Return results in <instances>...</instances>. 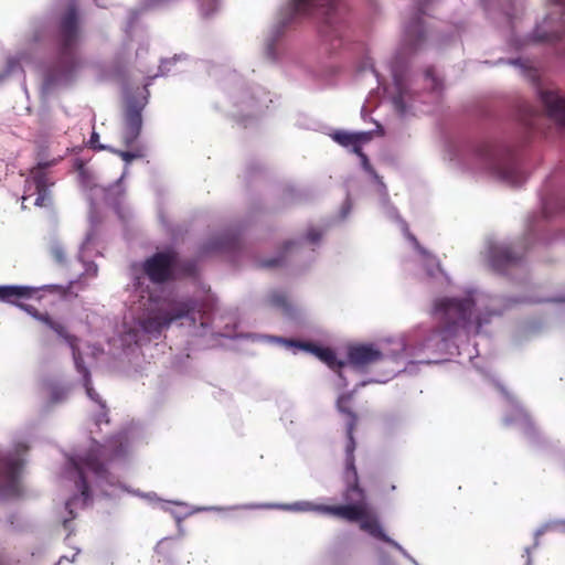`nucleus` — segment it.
Returning <instances> with one entry per match:
<instances>
[{
	"instance_id": "nucleus-22",
	"label": "nucleus",
	"mask_w": 565,
	"mask_h": 565,
	"mask_svg": "<svg viewBox=\"0 0 565 565\" xmlns=\"http://www.w3.org/2000/svg\"><path fill=\"white\" fill-rule=\"evenodd\" d=\"M84 386H85L87 396L92 401H94L97 404H99L102 407H105V404L102 401L100 396L98 395V393L92 386L90 374H89V371L87 369H84Z\"/></svg>"
},
{
	"instance_id": "nucleus-23",
	"label": "nucleus",
	"mask_w": 565,
	"mask_h": 565,
	"mask_svg": "<svg viewBox=\"0 0 565 565\" xmlns=\"http://www.w3.org/2000/svg\"><path fill=\"white\" fill-rule=\"evenodd\" d=\"M68 347L72 349L73 359L77 371L84 375V369L87 367L84 365V361L78 349V342H74V344H68Z\"/></svg>"
},
{
	"instance_id": "nucleus-30",
	"label": "nucleus",
	"mask_w": 565,
	"mask_h": 565,
	"mask_svg": "<svg viewBox=\"0 0 565 565\" xmlns=\"http://www.w3.org/2000/svg\"><path fill=\"white\" fill-rule=\"evenodd\" d=\"M97 141H98V135L96 132H93L90 136L89 143L92 145V147H95V142H97Z\"/></svg>"
},
{
	"instance_id": "nucleus-20",
	"label": "nucleus",
	"mask_w": 565,
	"mask_h": 565,
	"mask_svg": "<svg viewBox=\"0 0 565 565\" xmlns=\"http://www.w3.org/2000/svg\"><path fill=\"white\" fill-rule=\"evenodd\" d=\"M113 153L120 157L126 163H130L135 159H140L145 157L143 150L141 147H136L132 151H125V150H118L108 148Z\"/></svg>"
},
{
	"instance_id": "nucleus-26",
	"label": "nucleus",
	"mask_w": 565,
	"mask_h": 565,
	"mask_svg": "<svg viewBox=\"0 0 565 565\" xmlns=\"http://www.w3.org/2000/svg\"><path fill=\"white\" fill-rule=\"evenodd\" d=\"M18 307H20L22 310L28 312L31 317L40 322H43L44 317L47 316V312H40L35 307L31 305L19 303Z\"/></svg>"
},
{
	"instance_id": "nucleus-14",
	"label": "nucleus",
	"mask_w": 565,
	"mask_h": 565,
	"mask_svg": "<svg viewBox=\"0 0 565 565\" xmlns=\"http://www.w3.org/2000/svg\"><path fill=\"white\" fill-rule=\"evenodd\" d=\"M383 359V353L373 345L360 344L351 347L348 351L349 363L356 367L363 369L371 364L377 363Z\"/></svg>"
},
{
	"instance_id": "nucleus-6",
	"label": "nucleus",
	"mask_w": 565,
	"mask_h": 565,
	"mask_svg": "<svg viewBox=\"0 0 565 565\" xmlns=\"http://www.w3.org/2000/svg\"><path fill=\"white\" fill-rule=\"evenodd\" d=\"M170 310L158 309L139 321L141 330L154 338L167 329L174 320L188 318L193 322L196 320L195 312H200L199 302L195 299L188 298L181 301H173Z\"/></svg>"
},
{
	"instance_id": "nucleus-21",
	"label": "nucleus",
	"mask_w": 565,
	"mask_h": 565,
	"mask_svg": "<svg viewBox=\"0 0 565 565\" xmlns=\"http://www.w3.org/2000/svg\"><path fill=\"white\" fill-rule=\"evenodd\" d=\"M238 242L235 237H230V236H222V237H218L216 238L214 242H213V246L211 249L213 250H230V249H235L236 246H237Z\"/></svg>"
},
{
	"instance_id": "nucleus-1",
	"label": "nucleus",
	"mask_w": 565,
	"mask_h": 565,
	"mask_svg": "<svg viewBox=\"0 0 565 565\" xmlns=\"http://www.w3.org/2000/svg\"><path fill=\"white\" fill-rule=\"evenodd\" d=\"M353 433L354 430H350V426L347 427L348 444L345 447L347 458L343 477L345 489L342 493V498L347 503L338 505H319L317 510L343 519L348 522H359V526L362 531L399 551H403L402 546L397 542L385 534L376 512L365 502V491L360 486L359 475L355 467V440Z\"/></svg>"
},
{
	"instance_id": "nucleus-32",
	"label": "nucleus",
	"mask_w": 565,
	"mask_h": 565,
	"mask_svg": "<svg viewBox=\"0 0 565 565\" xmlns=\"http://www.w3.org/2000/svg\"><path fill=\"white\" fill-rule=\"evenodd\" d=\"M70 522V520H65L64 521V526L66 527L67 526V523Z\"/></svg>"
},
{
	"instance_id": "nucleus-3",
	"label": "nucleus",
	"mask_w": 565,
	"mask_h": 565,
	"mask_svg": "<svg viewBox=\"0 0 565 565\" xmlns=\"http://www.w3.org/2000/svg\"><path fill=\"white\" fill-rule=\"evenodd\" d=\"M124 454L125 450L121 444L117 445V440H109L106 445H95L84 457L74 462L78 472L76 484L85 499L89 497V486L85 477V470L90 471L97 478L107 479L108 470L105 462L121 457Z\"/></svg>"
},
{
	"instance_id": "nucleus-11",
	"label": "nucleus",
	"mask_w": 565,
	"mask_h": 565,
	"mask_svg": "<svg viewBox=\"0 0 565 565\" xmlns=\"http://www.w3.org/2000/svg\"><path fill=\"white\" fill-rule=\"evenodd\" d=\"M331 138L342 147L351 148L359 156L364 164L369 163L367 156L362 151V145L372 139L371 132H349L345 130H335Z\"/></svg>"
},
{
	"instance_id": "nucleus-15",
	"label": "nucleus",
	"mask_w": 565,
	"mask_h": 565,
	"mask_svg": "<svg viewBox=\"0 0 565 565\" xmlns=\"http://www.w3.org/2000/svg\"><path fill=\"white\" fill-rule=\"evenodd\" d=\"M541 100L550 118L565 125V97L554 90H542Z\"/></svg>"
},
{
	"instance_id": "nucleus-29",
	"label": "nucleus",
	"mask_w": 565,
	"mask_h": 565,
	"mask_svg": "<svg viewBox=\"0 0 565 565\" xmlns=\"http://www.w3.org/2000/svg\"><path fill=\"white\" fill-rule=\"evenodd\" d=\"M393 103H394V106L396 107V109L399 111V113H404L405 109H406V106L404 104V99H403V96L402 94H398L397 96H395L393 98Z\"/></svg>"
},
{
	"instance_id": "nucleus-2",
	"label": "nucleus",
	"mask_w": 565,
	"mask_h": 565,
	"mask_svg": "<svg viewBox=\"0 0 565 565\" xmlns=\"http://www.w3.org/2000/svg\"><path fill=\"white\" fill-rule=\"evenodd\" d=\"M142 271L153 284H166L182 278L195 277L196 262L181 258L174 248L157 252L142 263Z\"/></svg>"
},
{
	"instance_id": "nucleus-28",
	"label": "nucleus",
	"mask_w": 565,
	"mask_h": 565,
	"mask_svg": "<svg viewBox=\"0 0 565 565\" xmlns=\"http://www.w3.org/2000/svg\"><path fill=\"white\" fill-rule=\"evenodd\" d=\"M282 264V257H277V258H270V259H267V260H264L263 262V267H267V268H274V267H278Z\"/></svg>"
},
{
	"instance_id": "nucleus-16",
	"label": "nucleus",
	"mask_w": 565,
	"mask_h": 565,
	"mask_svg": "<svg viewBox=\"0 0 565 565\" xmlns=\"http://www.w3.org/2000/svg\"><path fill=\"white\" fill-rule=\"evenodd\" d=\"M21 468V462L18 459L14 458H1L0 459V476L4 477L11 488L15 491L18 484H17V477L19 473V470Z\"/></svg>"
},
{
	"instance_id": "nucleus-33",
	"label": "nucleus",
	"mask_w": 565,
	"mask_h": 565,
	"mask_svg": "<svg viewBox=\"0 0 565 565\" xmlns=\"http://www.w3.org/2000/svg\"><path fill=\"white\" fill-rule=\"evenodd\" d=\"M526 565H530V558L527 559V563H526Z\"/></svg>"
},
{
	"instance_id": "nucleus-9",
	"label": "nucleus",
	"mask_w": 565,
	"mask_h": 565,
	"mask_svg": "<svg viewBox=\"0 0 565 565\" xmlns=\"http://www.w3.org/2000/svg\"><path fill=\"white\" fill-rule=\"evenodd\" d=\"M72 288V282L64 287L62 285H44L41 287H28V286H0V300L13 305H19L20 299H30L36 297L40 291H47L65 298Z\"/></svg>"
},
{
	"instance_id": "nucleus-17",
	"label": "nucleus",
	"mask_w": 565,
	"mask_h": 565,
	"mask_svg": "<svg viewBox=\"0 0 565 565\" xmlns=\"http://www.w3.org/2000/svg\"><path fill=\"white\" fill-rule=\"evenodd\" d=\"M353 393L342 394L337 401V407L340 413L348 416L347 427L350 426V430H354L358 424V415L352 408Z\"/></svg>"
},
{
	"instance_id": "nucleus-12",
	"label": "nucleus",
	"mask_w": 565,
	"mask_h": 565,
	"mask_svg": "<svg viewBox=\"0 0 565 565\" xmlns=\"http://www.w3.org/2000/svg\"><path fill=\"white\" fill-rule=\"evenodd\" d=\"M522 257L523 254L516 252L512 245L493 246L489 254L491 266L499 273H503L508 268L518 265Z\"/></svg>"
},
{
	"instance_id": "nucleus-7",
	"label": "nucleus",
	"mask_w": 565,
	"mask_h": 565,
	"mask_svg": "<svg viewBox=\"0 0 565 565\" xmlns=\"http://www.w3.org/2000/svg\"><path fill=\"white\" fill-rule=\"evenodd\" d=\"M79 38L77 12L74 7L67 9L60 21L56 42L60 58L72 67L75 62V51Z\"/></svg>"
},
{
	"instance_id": "nucleus-19",
	"label": "nucleus",
	"mask_w": 565,
	"mask_h": 565,
	"mask_svg": "<svg viewBox=\"0 0 565 565\" xmlns=\"http://www.w3.org/2000/svg\"><path fill=\"white\" fill-rule=\"evenodd\" d=\"M267 303L270 307L281 310L284 313H291L292 307L289 302L288 296L281 290H273L268 294Z\"/></svg>"
},
{
	"instance_id": "nucleus-27",
	"label": "nucleus",
	"mask_w": 565,
	"mask_h": 565,
	"mask_svg": "<svg viewBox=\"0 0 565 565\" xmlns=\"http://www.w3.org/2000/svg\"><path fill=\"white\" fill-rule=\"evenodd\" d=\"M307 239L310 242V243H318L321 237H322V233L317 230V228H310L308 232H307V235H306Z\"/></svg>"
},
{
	"instance_id": "nucleus-5",
	"label": "nucleus",
	"mask_w": 565,
	"mask_h": 565,
	"mask_svg": "<svg viewBox=\"0 0 565 565\" xmlns=\"http://www.w3.org/2000/svg\"><path fill=\"white\" fill-rule=\"evenodd\" d=\"M472 309L473 301L468 298H445L436 303L435 310L439 323L435 332L443 342L454 338L458 329L469 322Z\"/></svg>"
},
{
	"instance_id": "nucleus-18",
	"label": "nucleus",
	"mask_w": 565,
	"mask_h": 565,
	"mask_svg": "<svg viewBox=\"0 0 565 565\" xmlns=\"http://www.w3.org/2000/svg\"><path fill=\"white\" fill-rule=\"evenodd\" d=\"M42 323L54 331L67 344H74V342H78L77 337L68 333L66 327L62 322L54 320L49 313L46 317H44Z\"/></svg>"
},
{
	"instance_id": "nucleus-31",
	"label": "nucleus",
	"mask_w": 565,
	"mask_h": 565,
	"mask_svg": "<svg viewBox=\"0 0 565 565\" xmlns=\"http://www.w3.org/2000/svg\"><path fill=\"white\" fill-rule=\"evenodd\" d=\"M295 243L294 242H286L285 245H284V249L287 252L291 248V246H294Z\"/></svg>"
},
{
	"instance_id": "nucleus-13",
	"label": "nucleus",
	"mask_w": 565,
	"mask_h": 565,
	"mask_svg": "<svg viewBox=\"0 0 565 565\" xmlns=\"http://www.w3.org/2000/svg\"><path fill=\"white\" fill-rule=\"evenodd\" d=\"M287 343L291 347H296L315 354L333 371L340 372V370L345 365V362L339 361L335 353L329 348H321L312 342L299 340H288ZM339 375L341 376V373H339Z\"/></svg>"
},
{
	"instance_id": "nucleus-8",
	"label": "nucleus",
	"mask_w": 565,
	"mask_h": 565,
	"mask_svg": "<svg viewBox=\"0 0 565 565\" xmlns=\"http://www.w3.org/2000/svg\"><path fill=\"white\" fill-rule=\"evenodd\" d=\"M50 162L39 163L31 170L30 178L26 179V189L22 196L23 202L29 198L35 195L34 204L40 207L50 205L51 194L49 188L53 184L51 182L46 168Z\"/></svg>"
},
{
	"instance_id": "nucleus-24",
	"label": "nucleus",
	"mask_w": 565,
	"mask_h": 565,
	"mask_svg": "<svg viewBox=\"0 0 565 565\" xmlns=\"http://www.w3.org/2000/svg\"><path fill=\"white\" fill-rule=\"evenodd\" d=\"M50 255L55 263L63 265L66 262V254L61 245H52L50 248Z\"/></svg>"
},
{
	"instance_id": "nucleus-25",
	"label": "nucleus",
	"mask_w": 565,
	"mask_h": 565,
	"mask_svg": "<svg viewBox=\"0 0 565 565\" xmlns=\"http://www.w3.org/2000/svg\"><path fill=\"white\" fill-rule=\"evenodd\" d=\"M416 34V42H419L424 39V31L419 21L408 25L406 28V35L412 39Z\"/></svg>"
},
{
	"instance_id": "nucleus-4",
	"label": "nucleus",
	"mask_w": 565,
	"mask_h": 565,
	"mask_svg": "<svg viewBox=\"0 0 565 565\" xmlns=\"http://www.w3.org/2000/svg\"><path fill=\"white\" fill-rule=\"evenodd\" d=\"M290 10L295 15H320L321 36L330 42L340 40L343 21L338 11V0H292Z\"/></svg>"
},
{
	"instance_id": "nucleus-10",
	"label": "nucleus",
	"mask_w": 565,
	"mask_h": 565,
	"mask_svg": "<svg viewBox=\"0 0 565 565\" xmlns=\"http://www.w3.org/2000/svg\"><path fill=\"white\" fill-rule=\"evenodd\" d=\"M143 105L136 99H129L124 109L122 143L131 148L139 138L142 128Z\"/></svg>"
}]
</instances>
